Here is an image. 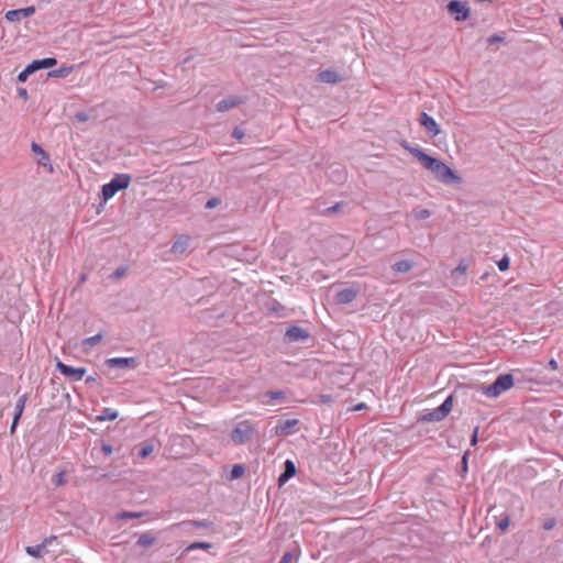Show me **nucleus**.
I'll return each mask as SVG.
<instances>
[{"label":"nucleus","instance_id":"obj_56","mask_svg":"<svg viewBox=\"0 0 563 563\" xmlns=\"http://www.w3.org/2000/svg\"><path fill=\"white\" fill-rule=\"evenodd\" d=\"M136 456H141V449L137 451Z\"/></svg>","mask_w":563,"mask_h":563},{"label":"nucleus","instance_id":"obj_28","mask_svg":"<svg viewBox=\"0 0 563 563\" xmlns=\"http://www.w3.org/2000/svg\"><path fill=\"white\" fill-rule=\"evenodd\" d=\"M245 472V468L242 464H235L233 465L230 474L231 479L240 478Z\"/></svg>","mask_w":563,"mask_h":563},{"label":"nucleus","instance_id":"obj_32","mask_svg":"<svg viewBox=\"0 0 563 563\" xmlns=\"http://www.w3.org/2000/svg\"><path fill=\"white\" fill-rule=\"evenodd\" d=\"M497 266L501 272L507 271L509 268V257L505 255L501 260L497 262Z\"/></svg>","mask_w":563,"mask_h":563},{"label":"nucleus","instance_id":"obj_14","mask_svg":"<svg viewBox=\"0 0 563 563\" xmlns=\"http://www.w3.org/2000/svg\"><path fill=\"white\" fill-rule=\"evenodd\" d=\"M27 400V395L24 394L22 395L16 404H15V410H14V415H13V421H12V424H11V428H10V432L13 434L15 432V429L19 424V420L23 413V410H24V407H25V402Z\"/></svg>","mask_w":563,"mask_h":563},{"label":"nucleus","instance_id":"obj_7","mask_svg":"<svg viewBox=\"0 0 563 563\" xmlns=\"http://www.w3.org/2000/svg\"><path fill=\"white\" fill-rule=\"evenodd\" d=\"M56 369L62 375H64L69 382H79L87 374V369L85 367H73L70 365L65 364L60 360H57L56 362Z\"/></svg>","mask_w":563,"mask_h":563},{"label":"nucleus","instance_id":"obj_25","mask_svg":"<svg viewBox=\"0 0 563 563\" xmlns=\"http://www.w3.org/2000/svg\"><path fill=\"white\" fill-rule=\"evenodd\" d=\"M453 407V396H449L442 405H440L438 408L441 410V412L446 417Z\"/></svg>","mask_w":563,"mask_h":563},{"label":"nucleus","instance_id":"obj_55","mask_svg":"<svg viewBox=\"0 0 563 563\" xmlns=\"http://www.w3.org/2000/svg\"><path fill=\"white\" fill-rule=\"evenodd\" d=\"M136 544H141V537H139V539L136 540L135 542Z\"/></svg>","mask_w":563,"mask_h":563},{"label":"nucleus","instance_id":"obj_19","mask_svg":"<svg viewBox=\"0 0 563 563\" xmlns=\"http://www.w3.org/2000/svg\"><path fill=\"white\" fill-rule=\"evenodd\" d=\"M318 79L324 84H338L342 81V77L334 70L325 69L319 73Z\"/></svg>","mask_w":563,"mask_h":563},{"label":"nucleus","instance_id":"obj_21","mask_svg":"<svg viewBox=\"0 0 563 563\" xmlns=\"http://www.w3.org/2000/svg\"><path fill=\"white\" fill-rule=\"evenodd\" d=\"M296 474V466L292 461L287 460L285 462V470L283 474H280L278 482L279 484H284L287 482L290 477H292Z\"/></svg>","mask_w":563,"mask_h":563},{"label":"nucleus","instance_id":"obj_24","mask_svg":"<svg viewBox=\"0 0 563 563\" xmlns=\"http://www.w3.org/2000/svg\"><path fill=\"white\" fill-rule=\"evenodd\" d=\"M119 416L117 410H113L111 408H103L101 413L97 417L98 421H107V420H114Z\"/></svg>","mask_w":563,"mask_h":563},{"label":"nucleus","instance_id":"obj_45","mask_svg":"<svg viewBox=\"0 0 563 563\" xmlns=\"http://www.w3.org/2000/svg\"><path fill=\"white\" fill-rule=\"evenodd\" d=\"M195 548H203V549H208V548H210V544H209V543H203V542H201V543H194V544H191V545L188 548V550H190V549H195Z\"/></svg>","mask_w":563,"mask_h":563},{"label":"nucleus","instance_id":"obj_11","mask_svg":"<svg viewBox=\"0 0 563 563\" xmlns=\"http://www.w3.org/2000/svg\"><path fill=\"white\" fill-rule=\"evenodd\" d=\"M110 368H134L137 366L136 357H113L106 361Z\"/></svg>","mask_w":563,"mask_h":563},{"label":"nucleus","instance_id":"obj_5","mask_svg":"<svg viewBox=\"0 0 563 563\" xmlns=\"http://www.w3.org/2000/svg\"><path fill=\"white\" fill-rule=\"evenodd\" d=\"M54 545H57V537L51 536L45 538L40 544L26 547L25 551L29 555L40 559L46 554L58 552L56 548L51 549Z\"/></svg>","mask_w":563,"mask_h":563},{"label":"nucleus","instance_id":"obj_31","mask_svg":"<svg viewBox=\"0 0 563 563\" xmlns=\"http://www.w3.org/2000/svg\"><path fill=\"white\" fill-rule=\"evenodd\" d=\"M413 216L418 220H426L431 216V212L428 209H417L413 210Z\"/></svg>","mask_w":563,"mask_h":563},{"label":"nucleus","instance_id":"obj_4","mask_svg":"<svg viewBox=\"0 0 563 563\" xmlns=\"http://www.w3.org/2000/svg\"><path fill=\"white\" fill-rule=\"evenodd\" d=\"M57 64V59L54 57H45L42 59H35L31 64H29L19 75L18 81L24 82L30 75L40 70V69H48L54 67Z\"/></svg>","mask_w":563,"mask_h":563},{"label":"nucleus","instance_id":"obj_26","mask_svg":"<svg viewBox=\"0 0 563 563\" xmlns=\"http://www.w3.org/2000/svg\"><path fill=\"white\" fill-rule=\"evenodd\" d=\"M102 338H103V335L101 333H98L96 335L86 338L82 341V345L84 346H88V347H93L95 345H97L102 340Z\"/></svg>","mask_w":563,"mask_h":563},{"label":"nucleus","instance_id":"obj_30","mask_svg":"<svg viewBox=\"0 0 563 563\" xmlns=\"http://www.w3.org/2000/svg\"><path fill=\"white\" fill-rule=\"evenodd\" d=\"M70 71H71V68L64 67V68L52 70L47 75H48V77H65Z\"/></svg>","mask_w":563,"mask_h":563},{"label":"nucleus","instance_id":"obj_16","mask_svg":"<svg viewBox=\"0 0 563 563\" xmlns=\"http://www.w3.org/2000/svg\"><path fill=\"white\" fill-rule=\"evenodd\" d=\"M243 102H244L243 98L231 96V97H228V98L219 101L217 103L216 108L219 112H224L230 109H233L234 107H236Z\"/></svg>","mask_w":563,"mask_h":563},{"label":"nucleus","instance_id":"obj_41","mask_svg":"<svg viewBox=\"0 0 563 563\" xmlns=\"http://www.w3.org/2000/svg\"><path fill=\"white\" fill-rule=\"evenodd\" d=\"M467 266L464 263H460L459 266L453 271V274L463 275L466 271Z\"/></svg>","mask_w":563,"mask_h":563},{"label":"nucleus","instance_id":"obj_8","mask_svg":"<svg viewBox=\"0 0 563 563\" xmlns=\"http://www.w3.org/2000/svg\"><path fill=\"white\" fill-rule=\"evenodd\" d=\"M449 13L455 15V20L461 22L470 16V7L466 2L452 0L446 5Z\"/></svg>","mask_w":563,"mask_h":563},{"label":"nucleus","instance_id":"obj_48","mask_svg":"<svg viewBox=\"0 0 563 563\" xmlns=\"http://www.w3.org/2000/svg\"><path fill=\"white\" fill-rule=\"evenodd\" d=\"M548 365L553 371H558L559 369V364H558V362L554 358H551L549 361Z\"/></svg>","mask_w":563,"mask_h":563},{"label":"nucleus","instance_id":"obj_50","mask_svg":"<svg viewBox=\"0 0 563 563\" xmlns=\"http://www.w3.org/2000/svg\"><path fill=\"white\" fill-rule=\"evenodd\" d=\"M340 209V203H336L325 210L327 213L336 212Z\"/></svg>","mask_w":563,"mask_h":563},{"label":"nucleus","instance_id":"obj_10","mask_svg":"<svg viewBox=\"0 0 563 563\" xmlns=\"http://www.w3.org/2000/svg\"><path fill=\"white\" fill-rule=\"evenodd\" d=\"M420 124L426 129L431 137H435L441 133L440 126L437 121L426 112H422L419 119Z\"/></svg>","mask_w":563,"mask_h":563},{"label":"nucleus","instance_id":"obj_40","mask_svg":"<svg viewBox=\"0 0 563 563\" xmlns=\"http://www.w3.org/2000/svg\"><path fill=\"white\" fill-rule=\"evenodd\" d=\"M295 559L291 552H286L280 559L279 563H290Z\"/></svg>","mask_w":563,"mask_h":563},{"label":"nucleus","instance_id":"obj_6","mask_svg":"<svg viewBox=\"0 0 563 563\" xmlns=\"http://www.w3.org/2000/svg\"><path fill=\"white\" fill-rule=\"evenodd\" d=\"M254 433V427L250 420L241 421L231 433V439L235 444H244L250 441Z\"/></svg>","mask_w":563,"mask_h":563},{"label":"nucleus","instance_id":"obj_57","mask_svg":"<svg viewBox=\"0 0 563 563\" xmlns=\"http://www.w3.org/2000/svg\"><path fill=\"white\" fill-rule=\"evenodd\" d=\"M561 23H562V26H563V19H561Z\"/></svg>","mask_w":563,"mask_h":563},{"label":"nucleus","instance_id":"obj_46","mask_svg":"<svg viewBox=\"0 0 563 563\" xmlns=\"http://www.w3.org/2000/svg\"><path fill=\"white\" fill-rule=\"evenodd\" d=\"M367 409V405L365 402H360L352 408L353 411H361Z\"/></svg>","mask_w":563,"mask_h":563},{"label":"nucleus","instance_id":"obj_52","mask_svg":"<svg viewBox=\"0 0 563 563\" xmlns=\"http://www.w3.org/2000/svg\"><path fill=\"white\" fill-rule=\"evenodd\" d=\"M233 135L236 139H241L243 136V133L239 129H235L234 132H233Z\"/></svg>","mask_w":563,"mask_h":563},{"label":"nucleus","instance_id":"obj_51","mask_svg":"<svg viewBox=\"0 0 563 563\" xmlns=\"http://www.w3.org/2000/svg\"><path fill=\"white\" fill-rule=\"evenodd\" d=\"M477 432H478V428H475L473 435H472V440H471L472 445H475L477 443Z\"/></svg>","mask_w":563,"mask_h":563},{"label":"nucleus","instance_id":"obj_47","mask_svg":"<svg viewBox=\"0 0 563 563\" xmlns=\"http://www.w3.org/2000/svg\"><path fill=\"white\" fill-rule=\"evenodd\" d=\"M508 525H509V520H508V518H506V519L500 520L497 526L499 529L505 530L508 527Z\"/></svg>","mask_w":563,"mask_h":563},{"label":"nucleus","instance_id":"obj_3","mask_svg":"<svg viewBox=\"0 0 563 563\" xmlns=\"http://www.w3.org/2000/svg\"><path fill=\"white\" fill-rule=\"evenodd\" d=\"M514 386V376L511 374H501L496 380L484 387L483 393L489 398H496L501 393L510 389Z\"/></svg>","mask_w":563,"mask_h":563},{"label":"nucleus","instance_id":"obj_15","mask_svg":"<svg viewBox=\"0 0 563 563\" xmlns=\"http://www.w3.org/2000/svg\"><path fill=\"white\" fill-rule=\"evenodd\" d=\"M299 423L298 419H288L279 421L275 427L276 435H288L292 433V429Z\"/></svg>","mask_w":563,"mask_h":563},{"label":"nucleus","instance_id":"obj_38","mask_svg":"<svg viewBox=\"0 0 563 563\" xmlns=\"http://www.w3.org/2000/svg\"><path fill=\"white\" fill-rule=\"evenodd\" d=\"M154 543V539L148 533H143V547H151Z\"/></svg>","mask_w":563,"mask_h":563},{"label":"nucleus","instance_id":"obj_1","mask_svg":"<svg viewBox=\"0 0 563 563\" xmlns=\"http://www.w3.org/2000/svg\"><path fill=\"white\" fill-rule=\"evenodd\" d=\"M401 146L416 157L424 168L430 170L434 178L445 185L460 184L462 178L440 159L424 153L420 147L411 146L407 142H402Z\"/></svg>","mask_w":563,"mask_h":563},{"label":"nucleus","instance_id":"obj_49","mask_svg":"<svg viewBox=\"0 0 563 563\" xmlns=\"http://www.w3.org/2000/svg\"><path fill=\"white\" fill-rule=\"evenodd\" d=\"M96 382H97V377H96V376H88V377H86V379H85V383H86L87 385H89V386H90V385H92V384H95Z\"/></svg>","mask_w":563,"mask_h":563},{"label":"nucleus","instance_id":"obj_13","mask_svg":"<svg viewBox=\"0 0 563 563\" xmlns=\"http://www.w3.org/2000/svg\"><path fill=\"white\" fill-rule=\"evenodd\" d=\"M358 290L353 287L342 289L336 292L335 302L339 305H347L356 298Z\"/></svg>","mask_w":563,"mask_h":563},{"label":"nucleus","instance_id":"obj_36","mask_svg":"<svg viewBox=\"0 0 563 563\" xmlns=\"http://www.w3.org/2000/svg\"><path fill=\"white\" fill-rule=\"evenodd\" d=\"M221 200L217 197L209 199L206 203L207 209H213L220 205Z\"/></svg>","mask_w":563,"mask_h":563},{"label":"nucleus","instance_id":"obj_42","mask_svg":"<svg viewBox=\"0 0 563 563\" xmlns=\"http://www.w3.org/2000/svg\"><path fill=\"white\" fill-rule=\"evenodd\" d=\"M503 40H504V37H503V36L498 35V34H494V35H492V36H489V37L487 38V42H488L489 44H493V43L501 42Z\"/></svg>","mask_w":563,"mask_h":563},{"label":"nucleus","instance_id":"obj_37","mask_svg":"<svg viewBox=\"0 0 563 563\" xmlns=\"http://www.w3.org/2000/svg\"><path fill=\"white\" fill-rule=\"evenodd\" d=\"M53 482L56 486H60L65 483V479H64V473L63 472H59L57 473L54 478H53Z\"/></svg>","mask_w":563,"mask_h":563},{"label":"nucleus","instance_id":"obj_9","mask_svg":"<svg viewBox=\"0 0 563 563\" xmlns=\"http://www.w3.org/2000/svg\"><path fill=\"white\" fill-rule=\"evenodd\" d=\"M36 12V9L34 5L21 8V9H14L9 10L5 12V19L10 23H16L20 22L24 18H30Z\"/></svg>","mask_w":563,"mask_h":563},{"label":"nucleus","instance_id":"obj_2","mask_svg":"<svg viewBox=\"0 0 563 563\" xmlns=\"http://www.w3.org/2000/svg\"><path fill=\"white\" fill-rule=\"evenodd\" d=\"M131 177L129 174H117L109 183L104 184L101 188V196L103 201H108L114 195L128 188Z\"/></svg>","mask_w":563,"mask_h":563},{"label":"nucleus","instance_id":"obj_33","mask_svg":"<svg viewBox=\"0 0 563 563\" xmlns=\"http://www.w3.org/2000/svg\"><path fill=\"white\" fill-rule=\"evenodd\" d=\"M74 119L77 122H87L90 119V115L86 111H79L74 115Z\"/></svg>","mask_w":563,"mask_h":563},{"label":"nucleus","instance_id":"obj_35","mask_svg":"<svg viewBox=\"0 0 563 563\" xmlns=\"http://www.w3.org/2000/svg\"><path fill=\"white\" fill-rule=\"evenodd\" d=\"M155 449V444L153 442L148 444H143V459L148 456Z\"/></svg>","mask_w":563,"mask_h":563},{"label":"nucleus","instance_id":"obj_54","mask_svg":"<svg viewBox=\"0 0 563 563\" xmlns=\"http://www.w3.org/2000/svg\"><path fill=\"white\" fill-rule=\"evenodd\" d=\"M552 527V523H547L545 529H550Z\"/></svg>","mask_w":563,"mask_h":563},{"label":"nucleus","instance_id":"obj_17","mask_svg":"<svg viewBox=\"0 0 563 563\" xmlns=\"http://www.w3.org/2000/svg\"><path fill=\"white\" fill-rule=\"evenodd\" d=\"M190 245V238L188 235H180L172 245V253L175 255L184 254Z\"/></svg>","mask_w":563,"mask_h":563},{"label":"nucleus","instance_id":"obj_20","mask_svg":"<svg viewBox=\"0 0 563 563\" xmlns=\"http://www.w3.org/2000/svg\"><path fill=\"white\" fill-rule=\"evenodd\" d=\"M31 150L34 154L40 155L38 164L42 166H47L49 164V155L44 148L37 144L36 142H32Z\"/></svg>","mask_w":563,"mask_h":563},{"label":"nucleus","instance_id":"obj_34","mask_svg":"<svg viewBox=\"0 0 563 563\" xmlns=\"http://www.w3.org/2000/svg\"><path fill=\"white\" fill-rule=\"evenodd\" d=\"M534 382L537 384H542V385H552V384L559 383V379L547 378L545 376H541L540 378L534 379Z\"/></svg>","mask_w":563,"mask_h":563},{"label":"nucleus","instance_id":"obj_29","mask_svg":"<svg viewBox=\"0 0 563 563\" xmlns=\"http://www.w3.org/2000/svg\"><path fill=\"white\" fill-rule=\"evenodd\" d=\"M115 518L118 520L133 519V518L139 519V518H141V511H135V512L122 511V512L117 514Z\"/></svg>","mask_w":563,"mask_h":563},{"label":"nucleus","instance_id":"obj_27","mask_svg":"<svg viewBox=\"0 0 563 563\" xmlns=\"http://www.w3.org/2000/svg\"><path fill=\"white\" fill-rule=\"evenodd\" d=\"M181 525L207 529L211 526V522L208 520H192V521H188V522H183Z\"/></svg>","mask_w":563,"mask_h":563},{"label":"nucleus","instance_id":"obj_53","mask_svg":"<svg viewBox=\"0 0 563 563\" xmlns=\"http://www.w3.org/2000/svg\"><path fill=\"white\" fill-rule=\"evenodd\" d=\"M466 461H467V454H464V456H463V463H464V465H465V466H466Z\"/></svg>","mask_w":563,"mask_h":563},{"label":"nucleus","instance_id":"obj_22","mask_svg":"<svg viewBox=\"0 0 563 563\" xmlns=\"http://www.w3.org/2000/svg\"><path fill=\"white\" fill-rule=\"evenodd\" d=\"M413 267V264L411 261L408 260H401L397 261L393 264L391 268L396 273L406 274Z\"/></svg>","mask_w":563,"mask_h":563},{"label":"nucleus","instance_id":"obj_43","mask_svg":"<svg viewBox=\"0 0 563 563\" xmlns=\"http://www.w3.org/2000/svg\"><path fill=\"white\" fill-rule=\"evenodd\" d=\"M101 450L102 452L106 454V455H110L112 454L113 452V449L110 444H107V443H103L102 446H101Z\"/></svg>","mask_w":563,"mask_h":563},{"label":"nucleus","instance_id":"obj_23","mask_svg":"<svg viewBox=\"0 0 563 563\" xmlns=\"http://www.w3.org/2000/svg\"><path fill=\"white\" fill-rule=\"evenodd\" d=\"M444 415L441 412L439 408L433 409L432 411L423 415L421 417V421L423 422H433V421H442L444 419Z\"/></svg>","mask_w":563,"mask_h":563},{"label":"nucleus","instance_id":"obj_18","mask_svg":"<svg viewBox=\"0 0 563 563\" xmlns=\"http://www.w3.org/2000/svg\"><path fill=\"white\" fill-rule=\"evenodd\" d=\"M285 398V393L282 390H271L261 395L260 401L263 405H274L275 401H279Z\"/></svg>","mask_w":563,"mask_h":563},{"label":"nucleus","instance_id":"obj_12","mask_svg":"<svg viewBox=\"0 0 563 563\" xmlns=\"http://www.w3.org/2000/svg\"><path fill=\"white\" fill-rule=\"evenodd\" d=\"M285 335L289 342L305 341L310 336L307 330L298 325L288 328Z\"/></svg>","mask_w":563,"mask_h":563},{"label":"nucleus","instance_id":"obj_44","mask_svg":"<svg viewBox=\"0 0 563 563\" xmlns=\"http://www.w3.org/2000/svg\"><path fill=\"white\" fill-rule=\"evenodd\" d=\"M18 96L24 100H26L29 98V93H27L26 89L21 88V87L18 88Z\"/></svg>","mask_w":563,"mask_h":563},{"label":"nucleus","instance_id":"obj_39","mask_svg":"<svg viewBox=\"0 0 563 563\" xmlns=\"http://www.w3.org/2000/svg\"><path fill=\"white\" fill-rule=\"evenodd\" d=\"M125 272H126V268H125V267H119V268H117V269L112 273L111 277H113V278H115V279H117V278H120V277H122V276L125 274Z\"/></svg>","mask_w":563,"mask_h":563}]
</instances>
